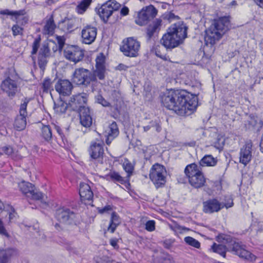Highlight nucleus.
Instances as JSON below:
<instances>
[{
	"label": "nucleus",
	"instance_id": "f257e3e1",
	"mask_svg": "<svg viewBox=\"0 0 263 263\" xmlns=\"http://www.w3.org/2000/svg\"><path fill=\"white\" fill-rule=\"evenodd\" d=\"M161 102L166 108L180 116L190 115L198 104L197 97L184 90H168L162 97Z\"/></svg>",
	"mask_w": 263,
	"mask_h": 263
},
{
	"label": "nucleus",
	"instance_id": "f03ea898",
	"mask_svg": "<svg viewBox=\"0 0 263 263\" xmlns=\"http://www.w3.org/2000/svg\"><path fill=\"white\" fill-rule=\"evenodd\" d=\"M217 241L221 244L214 243L212 246L214 252L219 254L223 257H226V252H233L239 257L248 260L255 259V256L247 251L245 246L234 240L230 235L221 234L217 237Z\"/></svg>",
	"mask_w": 263,
	"mask_h": 263
},
{
	"label": "nucleus",
	"instance_id": "7ed1b4c3",
	"mask_svg": "<svg viewBox=\"0 0 263 263\" xmlns=\"http://www.w3.org/2000/svg\"><path fill=\"white\" fill-rule=\"evenodd\" d=\"M187 27L182 22L172 25L167 33L161 40V44L166 48H174L179 45L187 35Z\"/></svg>",
	"mask_w": 263,
	"mask_h": 263
},
{
	"label": "nucleus",
	"instance_id": "20e7f679",
	"mask_svg": "<svg viewBox=\"0 0 263 263\" xmlns=\"http://www.w3.org/2000/svg\"><path fill=\"white\" fill-rule=\"evenodd\" d=\"M229 17H221L215 20L210 27L205 31L204 41L206 44H214L229 29Z\"/></svg>",
	"mask_w": 263,
	"mask_h": 263
},
{
	"label": "nucleus",
	"instance_id": "39448f33",
	"mask_svg": "<svg viewBox=\"0 0 263 263\" xmlns=\"http://www.w3.org/2000/svg\"><path fill=\"white\" fill-rule=\"evenodd\" d=\"M0 14L10 15L11 16V19L16 22V24L12 27V31L14 36L23 34L24 29L22 26L25 25L28 21V17L25 15L26 11L25 10L12 11L5 9L0 11Z\"/></svg>",
	"mask_w": 263,
	"mask_h": 263
},
{
	"label": "nucleus",
	"instance_id": "423d86ee",
	"mask_svg": "<svg viewBox=\"0 0 263 263\" xmlns=\"http://www.w3.org/2000/svg\"><path fill=\"white\" fill-rule=\"evenodd\" d=\"M184 173L189 183L194 188H200L204 185L205 178L197 164L192 163L187 165L184 170Z\"/></svg>",
	"mask_w": 263,
	"mask_h": 263
},
{
	"label": "nucleus",
	"instance_id": "0eeeda50",
	"mask_svg": "<svg viewBox=\"0 0 263 263\" xmlns=\"http://www.w3.org/2000/svg\"><path fill=\"white\" fill-rule=\"evenodd\" d=\"M140 43L133 37H127L122 41L120 50L123 54L128 57H137L139 55Z\"/></svg>",
	"mask_w": 263,
	"mask_h": 263
},
{
	"label": "nucleus",
	"instance_id": "6e6552de",
	"mask_svg": "<svg viewBox=\"0 0 263 263\" xmlns=\"http://www.w3.org/2000/svg\"><path fill=\"white\" fill-rule=\"evenodd\" d=\"M166 171L165 167L156 163L153 165L149 173V178L157 188L162 187L166 182Z\"/></svg>",
	"mask_w": 263,
	"mask_h": 263
},
{
	"label": "nucleus",
	"instance_id": "1a4fd4ad",
	"mask_svg": "<svg viewBox=\"0 0 263 263\" xmlns=\"http://www.w3.org/2000/svg\"><path fill=\"white\" fill-rule=\"evenodd\" d=\"M96 81L95 74L83 68L76 69L73 73V81L77 85L87 86L90 82Z\"/></svg>",
	"mask_w": 263,
	"mask_h": 263
},
{
	"label": "nucleus",
	"instance_id": "9d476101",
	"mask_svg": "<svg viewBox=\"0 0 263 263\" xmlns=\"http://www.w3.org/2000/svg\"><path fill=\"white\" fill-rule=\"evenodd\" d=\"M120 7V4L115 0H109L102 4L100 8H96V10L101 18L106 23L113 12L118 10Z\"/></svg>",
	"mask_w": 263,
	"mask_h": 263
},
{
	"label": "nucleus",
	"instance_id": "9b49d317",
	"mask_svg": "<svg viewBox=\"0 0 263 263\" xmlns=\"http://www.w3.org/2000/svg\"><path fill=\"white\" fill-rule=\"evenodd\" d=\"M63 55L67 60L76 64L84 58V50L78 46L70 45L64 48Z\"/></svg>",
	"mask_w": 263,
	"mask_h": 263
},
{
	"label": "nucleus",
	"instance_id": "f8f14e48",
	"mask_svg": "<svg viewBox=\"0 0 263 263\" xmlns=\"http://www.w3.org/2000/svg\"><path fill=\"white\" fill-rule=\"evenodd\" d=\"M157 13V9L153 6L149 5L143 8L138 12L136 18L135 23L140 26H143L153 19Z\"/></svg>",
	"mask_w": 263,
	"mask_h": 263
},
{
	"label": "nucleus",
	"instance_id": "ddd939ff",
	"mask_svg": "<svg viewBox=\"0 0 263 263\" xmlns=\"http://www.w3.org/2000/svg\"><path fill=\"white\" fill-rule=\"evenodd\" d=\"M76 215L70 209L66 208H61L57 210L55 212L56 219L61 223L72 224L74 222Z\"/></svg>",
	"mask_w": 263,
	"mask_h": 263
},
{
	"label": "nucleus",
	"instance_id": "4468645a",
	"mask_svg": "<svg viewBox=\"0 0 263 263\" xmlns=\"http://www.w3.org/2000/svg\"><path fill=\"white\" fill-rule=\"evenodd\" d=\"M87 102V96L85 93H79L71 98L69 102L70 107L73 110L78 112L82 108H87L85 104Z\"/></svg>",
	"mask_w": 263,
	"mask_h": 263
},
{
	"label": "nucleus",
	"instance_id": "2eb2a0df",
	"mask_svg": "<svg viewBox=\"0 0 263 263\" xmlns=\"http://www.w3.org/2000/svg\"><path fill=\"white\" fill-rule=\"evenodd\" d=\"M97 29L93 26L87 25L84 27L81 31L82 42L86 44H90L96 40Z\"/></svg>",
	"mask_w": 263,
	"mask_h": 263
},
{
	"label": "nucleus",
	"instance_id": "dca6fc26",
	"mask_svg": "<svg viewBox=\"0 0 263 263\" xmlns=\"http://www.w3.org/2000/svg\"><path fill=\"white\" fill-rule=\"evenodd\" d=\"M50 55V50L47 43L42 44L40 49L38 55V64L40 68L44 70L48 62V59Z\"/></svg>",
	"mask_w": 263,
	"mask_h": 263
},
{
	"label": "nucleus",
	"instance_id": "f3484780",
	"mask_svg": "<svg viewBox=\"0 0 263 263\" xmlns=\"http://www.w3.org/2000/svg\"><path fill=\"white\" fill-rule=\"evenodd\" d=\"M1 87L9 96H14L17 91L18 85L15 80L8 77L2 82Z\"/></svg>",
	"mask_w": 263,
	"mask_h": 263
},
{
	"label": "nucleus",
	"instance_id": "a211bd4d",
	"mask_svg": "<svg viewBox=\"0 0 263 263\" xmlns=\"http://www.w3.org/2000/svg\"><path fill=\"white\" fill-rule=\"evenodd\" d=\"M252 143L247 141L241 148L239 153L240 163L246 165L251 160Z\"/></svg>",
	"mask_w": 263,
	"mask_h": 263
},
{
	"label": "nucleus",
	"instance_id": "6ab92c4d",
	"mask_svg": "<svg viewBox=\"0 0 263 263\" xmlns=\"http://www.w3.org/2000/svg\"><path fill=\"white\" fill-rule=\"evenodd\" d=\"M222 209L221 203L216 199H211L203 202V211L211 214L218 212Z\"/></svg>",
	"mask_w": 263,
	"mask_h": 263
},
{
	"label": "nucleus",
	"instance_id": "aec40b11",
	"mask_svg": "<svg viewBox=\"0 0 263 263\" xmlns=\"http://www.w3.org/2000/svg\"><path fill=\"white\" fill-rule=\"evenodd\" d=\"M72 88L71 83L67 80H60L55 85V89L61 95L68 96Z\"/></svg>",
	"mask_w": 263,
	"mask_h": 263
},
{
	"label": "nucleus",
	"instance_id": "412c9836",
	"mask_svg": "<svg viewBox=\"0 0 263 263\" xmlns=\"http://www.w3.org/2000/svg\"><path fill=\"white\" fill-rule=\"evenodd\" d=\"M78 112L81 124L85 127H89L92 123V118L89 108H82Z\"/></svg>",
	"mask_w": 263,
	"mask_h": 263
},
{
	"label": "nucleus",
	"instance_id": "4be33fe9",
	"mask_svg": "<svg viewBox=\"0 0 263 263\" xmlns=\"http://www.w3.org/2000/svg\"><path fill=\"white\" fill-rule=\"evenodd\" d=\"M79 194L81 200L85 203H86V201H91L93 197V194L90 186L85 183H81L80 184Z\"/></svg>",
	"mask_w": 263,
	"mask_h": 263
},
{
	"label": "nucleus",
	"instance_id": "5701e85b",
	"mask_svg": "<svg viewBox=\"0 0 263 263\" xmlns=\"http://www.w3.org/2000/svg\"><path fill=\"white\" fill-rule=\"evenodd\" d=\"M104 149L102 142H92L90 146L89 154L91 158L97 159L103 157Z\"/></svg>",
	"mask_w": 263,
	"mask_h": 263
},
{
	"label": "nucleus",
	"instance_id": "b1692460",
	"mask_svg": "<svg viewBox=\"0 0 263 263\" xmlns=\"http://www.w3.org/2000/svg\"><path fill=\"white\" fill-rule=\"evenodd\" d=\"M27 198L40 203V205L43 208H45L48 205L46 200L47 196L44 195L42 192L36 190L35 187L33 190V191L31 192L30 194H28Z\"/></svg>",
	"mask_w": 263,
	"mask_h": 263
},
{
	"label": "nucleus",
	"instance_id": "393cba45",
	"mask_svg": "<svg viewBox=\"0 0 263 263\" xmlns=\"http://www.w3.org/2000/svg\"><path fill=\"white\" fill-rule=\"evenodd\" d=\"M105 136L107 137L106 143L107 145L110 144L111 141L119 134L118 126L115 122H112L105 131Z\"/></svg>",
	"mask_w": 263,
	"mask_h": 263
},
{
	"label": "nucleus",
	"instance_id": "a878e982",
	"mask_svg": "<svg viewBox=\"0 0 263 263\" xmlns=\"http://www.w3.org/2000/svg\"><path fill=\"white\" fill-rule=\"evenodd\" d=\"M17 255L14 249L0 250V263H8L10 258Z\"/></svg>",
	"mask_w": 263,
	"mask_h": 263
},
{
	"label": "nucleus",
	"instance_id": "bb28decb",
	"mask_svg": "<svg viewBox=\"0 0 263 263\" xmlns=\"http://www.w3.org/2000/svg\"><path fill=\"white\" fill-rule=\"evenodd\" d=\"M5 154L14 160L21 159V157L15 152L12 147L10 145H6L0 148V155Z\"/></svg>",
	"mask_w": 263,
	"mask_h": 263
},
{
	"label": "nucleus",
	"instance_id": "cd10ccee",
	"mask_svg": "<svg viewBox=\"0 0 263 263\" xmlns=\"http://www.w3.org/2000/svg\"><path fill=\"white\" fill-rule=\"evenodd\" d=\"M161 20L156 19L148 26L147 28V35L148 38H151L154 33L160 30L161 27Z\"/></svg>",
	"mask_w": 263,
	"mask_h": 263
},
{
	"label": "nucleus",
	"instance_id": "c85d7f7f",
	"mask_svg": "<svg viewBox=\"0 0 263 263\" xmlns=\"http://www.w3.org/2000/svg\"><path fill=\"white\" fill-rule=\"evenodd\" d=\"M121 220L119 216L116 212L111 214L109 224L107 228V231L113 233L116 228L120 224Z\"/></svg>",
	"mask_w": 263,
	"mask_h": 263
},
{
	"label": "nucleus",
	"instance_id": "c756f323",
	"mask_svg": "<svg viewBox=\"0 0 263 263\" xmlns=\"http://www.w3.org/2000/svg\"><path fill=\"white\" fill-rule=\"evenodd\" d=\"M59 25L64 31H71L75 26V21L73 19L65 18L60 23Z\"/></svg>",
	"mask_w": 263,
	"mask_h": 263
},
{
	"label": "nucleus",
	"instance_id": "7c9ffc66",
	"mask_svg": "<svg viewBox=\"0 0 263 263\" xmlns=\"http://www.w3.org/2000/svg\"><path fill=\"white\" fill-rule=\"evenodd\" d=\"M18 187L20 191L28 197V194L33 191L34 186L28 182L22 181L18 183Z\"/></svg>",
	"mask_w": 263,
	"mask_h": 263
},
{
	"label": "nucleus",
	"instance_id": "2f4dec72",
	"mask_svg": "<svg viewBox=\"0 0 263 263\" xmlns=\"http://www.w3.org/2000/svg\"><path fill=\"white\" fill-rule=\"evenodd\" d=\"M26 116L19 115L15 118L14 126L17 130H22L26 126Z\"/></svg>",
	"mask_w": 263,
	"mask_h": 263
},
{
	"label": "nucleus",
	"instance_id": "473e14b6",
	"mask_svg": "<svg viewBox=\"0 0 263 263\" xmlns=\"http://www.w3.org/2000/svg\"><path fill=\"white\" fill-rule=\"evenodd\" d=\"M217 160L211 155L204 156L200 161L202 166H212L216 165Z\"/></svg>",
	"mask_w": 263,
	"mask_h": 263
},
{
	"label": "nucleus",
	"instance_id": "72a5a7b5",
	"mask_svg": "<svg viewBox=\"0 0 263 263\" xmlns=\"http://www.w3.org/2000/svg\"><path fill=\"white\" fill-rule=\"evenodd\" d=\"M92 2V0H82L76 7V10L80 14H83L88 9Z\"/></svg>",
	"mask_w": 263,
	"mask_h": 263
},
{
	"label": "nucleus",
	"instance_id": "f704fd0d",
	"mask_svg": "<svg viewBox=\"0 0 263 263\" xmlns=\"http://www.w3.org/2000/svg\"><path fill=\"white\" fill-rule=\"evenodd\" d=\"M122 167L127 173L126 177L129 178L132 175L134 170V165L127 159H124Z\"/></svg>",
	"mask_w": 263,
	"mask_h": 263
},
{
	"label": "nucleus",
	"instance_id": "c9c22d12",
	"mask_svg": "<svg viewBox=\"0 0 263 263\" xmlns=\"http://www.w3.org/2000/svg\"><path fill=\"white\" fill-rule=\"evenodd\" d=\"M55 25L52 18L48 20L44 26V31L45 34H52L54 32Z\"/></svg>",
	"mask_w": 263,
	"mask_h": 263
},
{
	"label": "nucleus",
	"instance_id": "e433bc0d",
	"mask_svg": "<svg viewBox=\"0 0 263 263\" xmlns=\"http://www.w3.org/2000/svg\"><path fill=\"white\" fill-rule=\"evenodd\" d=\"M42 136L46 141H49L51 139V130L48 125L43 126L42 128Z\"/></svg>",
	"mask_w": 263,
	"mask_h": 263
},
{
	"label": "nucleus",
	"instance_id": "4c0bfd02",
	"mask_svg": "<svg viewBox=\"0 0 263 263\" xmlns=\"http://www.w3.org/2000/svg\"><path fill=\"white\" fill-rule=\"evenodd\" d=\"M31 99L25 98L22 100V102L20 105V115L26 116H27V112L26 111L27 106Z\"/></svg>",
	"mask_w": 263,
	"mask_h": 263
},
{
	"label": "nucleus",
	"instance_id": "58836bf2",
	"mask_svg": "<svg viewBox=\"0 0 263 263\" xmlns=\"http://www.w3.org/2000/svg\"><path fill=\"white\" fill-rule=\"evenodd\" d=\"M108 177L112 181L118 182L121 184H123L125 181V179L118 173L116 172H110Z\"/></svg>",
	"mask_w": 263,
	"mask_h": 263
},
{
	"label": "nucleus",
	"instance_id": "ea45409f",
	"mask_svg": "<svg viewBox=\"0 0 263 263\" xmlns=\"http://www.w3.org/2000/svg\"><path fill=\"white\" fill-rule=\"evenodd\" d=\"M96 68H105V57L103 53H100L96 59Z\"/></svg>",
	"mask_w": 263,
	"mask_h": 263
},
{
	"label": "nucleus",
	"instance_id": "a19ab883",
	"mask_svg": "<svg viewBox=\"0 0 263 263\" xmlns=\"http://www.w3.org/2000/svg\"><path fill=\"white\" fill-rule=\"evenodd\" d=\"M184 241L187 244L192 247H194L197 249L200 248V242L197 240L195 239V238L192 237L187 236L185 237Z\"/></svg>",
	"mask_w": 263,
	"mask_h": 263
},
{
	"label": "nucleus",
	"instance_id": "79ce46f5",
	"mask_svg": "<svg viewBox=\"0 0 263 263\" xmlns=\"http://www.w3.org/2000/svg\"><path fill=\"white\" fill-rule=\"evenodd\" d=\"M143 128L144 132H147L151 128H154L158 132H160L161 129V127L159 125V123L156 121H152L150 122L149 125L143 126Z\"/></svg>",
	"mask_w": 263,
	"mask_h": 263
},
{
	"label": "nucleus",
	"instance_id": "37998d69",
	"mask_svg": "<svg viewBox=\"0 0 263 263\" xmlns=\"http://www.w3.org/2000/svg\"><path fill=\"white\" fill-rule=\"evenodd\" d=\"M92 73L95 74L96 78L98 77L100 80H103L105 78V68H96Z\"/></svg>",
	"mask_w": 263,
	"mask_h": 263
},
{
	"label": "nucleus",
	"instance_id": "c03bdc74",
	"mask_svg": "<svg viewBox=\"0 0 263 263\" xmlns=\"http://www.w3.org/2000/svg\"><path fill=\"white\" fill-rule=\"evenodd\" d=\"M224 144V140L222 137H218L214 143V146L219 151H221Z\"/></svg>",
	"mask_w": 263,
	"mask_h": 263
},
{
	"label": "nucleus",
	"instance_id": "a18cd8bd",
	"mask_svg": "<svg viewBox=\"0 0 263 263\" xmlns=\"http://www.w3.org/2000/svg\"><path fill=\"white\" fill-rule=\"evenodd\" d=\"M52 86V82L49 78L45 79L42 84V87L44 92H48Z\"/></svg>",
	"mask_w": 263,
	"mask_h": 263
},
{
	"label": "nucleus",
	"instance_id": "49530a36",
	"mask_svg": "<svg viewBox=\"0 0 263 263\" xmlns=\"http://www.w3.org/2000/svg\"><path fill=\"white\" fill-rule=\"evenodd\" d=\"M97 102L104 107L110 106V103L107 101L101 95H98L96 97Z\"/></svg>",
	"mask_w": 263,
	"mask_h": 263
},
{
	"label": "nucleus",
	"instance_id": "de8ad7c7",
	"mask_svg": "<svg viewBox=\"0 0 263 263\" xmlns=\"http://www.w3.org/2000/svg\"><path fill=\"white\" fill-rule=\"evenodd\" d=\"M68 105L64 102H61L60 104L56 106L55 109L57 112L64 113L67 109Z\"/></svg>",
	"mask_w": 263,
	"mask_h": 263
},
{
	"label": "nucleus",
	"instance_id": "09e8293b",
	"mask_svg": "<svg viewBox=\"0 0 263 263\" xmlns=\"http://www.w3.org/2000/svg\"><path fill=\"white\" fill-rule=\"evenodd\" d=\"M145 229L149 232H153L155 230V222L154 220H148L145 223Z\"/></svg>",
	"mask_w": 263,
	"mask_h": 263
},
{
	"label": "nucleus",
	"instance_id": "8fccbe9b",
	"mask_svg": "<svg viewBox=\"0 0 263 263\" xmlns=\"http://www.w3.org/2000/svg\"><path fill=\"white\" fill-rule=\"evenodd\" d=\"M40 44V39H36L34 40L32 44V54L36 53Z\"/></svg>",
	"mask_w": 263,
	"mask_h": 263
},
{
	"label": "nucleus",
	"instance_id": "3c124183",
	"mask_svg": "<svg viewBox=\"0 0 263 263\" xmlns=\"http://www.w3.org/2000/svg\"><path fill=\"white\" fill-rule=\"evenodd\" d=\"M221 205H222V209L223 208H226V209H228L229 208H231L233 206V201L232 199L229 198L227 201H226L224 203L221 202Z\"/></svg>",
	"mask_w": 263,
	"mask_h": 263
},
{
	"label": "nucleus",
	"instance_id": "603ef678",
	"mask_svg": "<svg viewBox=\"0 0 263 263\" xmlns=\"http://www.w3.org/2000/svg\"><path fill=\"white\" fill-rule=\"evenodd\" d=\"M112 210V206L110 205H106L103 208H99L98 209L99 213L103 214L105 213H108Z\"/></svg>",
	"mask_w": 263,
	"mask_h": 263
},
{
	"label": "nucleus",
	"instance_id": "864d4df0",
	"mask_svg": "<svg viewBox=\"0 0 263 263\" xmlns=\"http://www.w3.org/2000/svg\"><path fill=\"white\" fill-rule=\"evenodd\" d=\"M17 214L13 210L12 212L9 213V218L10 222L15 221L17 219Z\"/></svg>",
	"mask_w": 263,
	"mask_h": 263
},
{
	"label": "nucleus",
	"instance_id": "5fc2aeb1",
	"mask_svg": "<svg viewBox=\"0 0 263 263\" xmlns=\"http://www.w3.org/2000/svg\"><path fill=\"white\" fill-rule=\"evenodd\" d=\"M119 240L117 238H112L110 239V244L115 249L119 248V245H118Z\"/></svg>",
	"mask_w": 263,
	"mask_h": 263
},
{
	"label": "nucleus",
	"instance_id": "6e6d98bb",
	"mask_svg": "<svg viewBox=\"0 0 263 263\" xmlns=\"http://www.w3.org/2000/svg\"><path fill=\"white\" fill-rule=\"evenodd\" d=\"M174 242V240L172 239H166L163 242V246L166 248L169 249Z\"/></svg>",
	"mask_w": 263,
	"mask_h": 263
},
{
	"label": "nucleus",
	"instance_id": "4d7b16f0",
	"mask_svg": "<svg viewBox=\"0 0 263 263\" xmlns=\"http://www.w3.org/2000/svg\"><path fill=\"white\" fill-rule=\"evenodd\" d=\"M128 12L129 9L126 6L123 7L120 11L121 14L123 16H125L127 15L128 14Z\"/></svg>",
	"mask_w": 263,
	"mask_h": 263
},
{
	"label": "nucleus",
	"instance_id": "13d9d810",
	"mask_svg": "<svg viewBox=\"0 0 263 263\" xmlns=\"http://www.w3.org/2000/svg\"><path fill=\"white\" fill-rule=\"evenodd\" d=\"M128 66L123 64H120L117 67V69L119 70H126Z\"/></svg>",
	"mask_w": 263,
	"mask_h": 263
},
{
	"label": "nucleus",
	"instance_id": "bf43d9fd",
	"mask_svg": "<svg viewBox=\"0 0 263 263\" xmlns=\"http://www.w3.org/2000/svg\"><path fill=\"white\" fill-rule=\"evenodd\" d=\"M164 263H174V261L171 257L168 256L165 258Z\"/></svg>",
	"mask_w": 263,
	"mask_h": 263
},
{
	"label": "nucleus",
	"instance_id": "052dcab7",
	"mask_svg": "<svg viewBox=\"0 0 263 263\" xmlns=\"http://www.w3.org/2000/svg\"><path fill=\"white\" fill-rule=\"evenodd\" d=\"M55 130H57V133L59 134V135L61 136L62 138L64 137V135L62 132V130L61 128L59 126H55Z\"/></svg>",
	"mask_w": 263,
	"mask_h": 263
},
{
	"label": "nucleus",
	"instance_id": "680f3d73",
	"mask_svg": "<svg viewBox=\"0 0 263 263\" xmlns=\"http://www.w3.org/2000/svg\"><path fill=\"white\" fill-rule=\"evenodd\" d=\"M254 2L260 7H262L263 5V0H254Z\"/></svg>",
	"mask_w": 263,
	"mask_h": 263
},
{
	"label": "nucleus",
	"instance_id": "e2e57ef3",
	"mask_svg": "<svg viewBox=\"0 0 263 263\" xmlns=\"http://www.w3.org/2000/svg\"><path fill=\"white\" fill-rule=\"evenodd\" d=\"M237 5V2L236 1H233L231 3H230V4L229 5V6L230 7H233V6H236Z\"/></svg>",
	"mask_w": 263,
	"mask_h": 263
},
{
	"label": "nucleus",
	"instance_id": "0e129e2a",
	"mask_svg": "<svg viewBox=\"0 0 263 263\" xmlns=\"http://www.w3.org/2000/svg\"><path fill=\"white\" fill-rule=\"evenodd\" d=\"M55 227L56 228V229L57 230H59L58 228L60 227V226H59V224L58 223H56L55 224Z\"/></svg>",
	"mask_w": 263,
	"mask_h": 263
},
{
	"label": "nucleus",
	"instance_id": "69168bd1",
	"mask_svg": "<svg viewBox=\"0 0 263 263\" xmlns=\"http://www.w3.org/2000/svg\"><path fill=\"white\" fill-rule=\"evenodd\" d=\"M261 142H260V149L261 150L262 147L261 146Z\"/></svg>",
	"mask_w": 263,
	"mask_h": 263
},
{
	"label": "nucleus",
	"instance_id": "338daca9",
	"mask_svg": "<svg viewBox=\"0 0 263 263\" xmlns=\"http://www.w3.org/2000/svg\"><path fill=\"white\" fill-rule=\"evenodd\" d=\"M139 1H140V2H143L144 1V0H139Z\"/></svg>",
	"mask_w": 263,
	"mask_h": 263
}]
</instances>
